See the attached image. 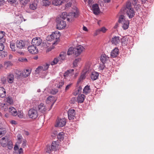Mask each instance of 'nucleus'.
Returning <instances> with one entry per match:
<instances>
[{"label": "nucleus", "mask_w": 154, "mask_h": 154, "mask_svg": "<svg viewBox=\"0 0 154 154\" xmlns=\"http://www.w3.org/2000/svg\"><path fill=\"white\" fill-rule=\"evenodd\" d=\"M79 14V11L78 9L75 6L73 8V11L69 13L68 15L66 12H63L62 13L60 17L57 18H60L63 20L66 18L68 21L70 22L72 21L74 18L78 17Z\"/></svg>", "instance_id": "f257e3e1"}, {"label": "nucleus", "mask_w": 154, "mask_h": 154, "mask_svg": "<svg viewBox=\"0 0 154 154\" xmlns=\"http://www.w3.org/2000/svg\"><path fill=\"white\" fill-rule=\"evenodd\" d=\"M124 13H125L129 19L134 17L135 15V12L134 9L132 7L131 2L129 1L126 3V5L122 8Z\"/></svg>", "instance_id": "f03ea898"}, {"label": "nucleus", "mask_w": 154, "mask_h": 154, "mask_svg": "<svg viewBox=\"0 0 154 154\" xmlns=\"http://www.w3.org/2000/svg\"><path fill=\"white\" fill-rule=\"evenodd\" d=\"M57 28L59 30L62 29L66 26V22L60 18H56Z\"/></svg>", "instance_id": "7ed1b4c3"}, {"label": "nucleus", "mask_w": 154, "mask_h": 154, "mask_svg": "<svg viewBox=\"0 0 154 154\" xmlns=\"http://www.w3.org/2000/svg\"><path fill=\"white\" fill-rule=\"evenodd\" d=\"M28 115L30 118L32 119H35L38 116L37 110L34 109H31L29 110Z\"/></svg>", "instance_id": "20e7f679"}, {"label": "nucleus", "mask_w": 154, "mask_h": 154, "mask_svg": "<svg viewBox=\"0 0 154 154\" xmlns=\"http://www.w3.org/2000/svg\"><path fill=\"white\" fill-rule=\"evenodd\" d=\"M94 14L95 15H97L100 12V10L98 5L97 4H93L91 9Z\"/></svg>", "instance_id": "39448f33"}, {"label": "nucleus", "mask_w": 154, "mask_h": 154, "mask_svg": "<svg viewBox=\"0 0 154 154\" xmlns=\"http://www.w3.org/2000/svg\"><path fill=\"white\" fill-rule=\"evenodd\" d=\"M50 64H49L46 63L42 66H39L35 69V72L38 73L40 72H42L43 71H46L48 68Z\"/></svg>", "instance_id": "423d86ee"}, {"label": "nucleus", "mask_w": 154, "mask_h": 154, "mask_svg": "<svg viewBox=\"0 0 154 154\" xmlns=\"http://www.w3.org/2000/svg\"><path fill=\"white\" fill-rule=\"evenodd\" d=\"M67 112L69 119L70 120H73L75 118V110L74 109H70Z\"/></svg>", "instance_id": "0eeeda50"}, {"label": "nucleus", "mask_w": 154, "mask_h": 154, "mask_svg": "<svg viewBox=\"0 0 154 154\" xmlns=\"http://www.w3.org/2000/svg\"><path fill=\"white\" fill-rule=\"evenodd\" d=\"M66 123V120L65 118H63L62 119H58L57 124L55 125L56 127H62L65 125Z\"/></svg>", "instance_id": "6e6552de"}, {"label": "nucleus", "mask_w": 154, "mask_h": 154, "mask_svg": "<svg viewBox=\"0 0 154 154\" xmlns=\"http://www.w3.org/2000/svg\"><path fill=\"white\" fill-rule=\"evenodd\" d=\"M31 71L29 69L24 70L22 72L20 73V74L17 76V79H20L22 76L25 78L28 77L30 74Z\"/></svg>", "instance_id": "1a4fd4ad"}, {"label": "nucleus", "mask_w": 154, "mask_h": 154, "mask_svg": "<svg viewBox=\"0 0 154 154\" xmlns=\"http://www.w3.org/2000/svg\"><path fill=\"white\" fill-rule=\"evenodd\" d=\"M28 50L30 53L32 54H37L38 52V49L36 46L32 45L28 46Z\"/></svg>", "instance_id": "9d476101"}, {"label": "nucleus", "mask_w": 154, "mask_h": 154, "mask_svg": "<svg viewBox=\"0 0 154 154\" xmlns=\"http://www.w3.org/2000/svg\"><path fill=\"white\" fill-rule=\"evenodd\" d=\"M42 43V40L41 38L36 37L33 38L32 41V44L35 46L40 45Z\"/></svg>", "instance_id": "9b49d317"}, {"label": "nucleus", "mask_w": 154, "mask_h": 154, "mask_svg": "<svg viewBox=\"0 0 154 154\" xmlns=\"http://www.w3.org/2000/svg\"><path fill=\"white\" fill-rule=\"evenodd\" d=\"M84 48L81 45H79L74 49V54L76 56L80 55L84 49Z\"/></svg>", "instance_id": "f8f14e48"}, {"label": "nucleus", "mask_w": 154, "mask_h": 154, "mask_svg": "<svg viewBox=\"0 0 154 154\" xmlns=\"http://www.w3.org/2000/svg\"><path fill=\"white\" fill-rule=\"evenodd\" d=\"M17 48L20 49L24 48L25 46V41L21 40H18L16 42Z\"/></svg>", "instance_id": "ddd939ff"}, {"label": "nucleus", "mask_w": 154, "mask_h": 154, "mask_svg": "<svg viewBox=\"0 0 154 154\" xmlns=\"http://www.w3.org/2000/svg\"><path fill=\"white\" fill-rule=\"evenodd\" d=\"M60 36V32L57 31L52 33L50 36L51 39L56 40L59 38Z\"/></svg>", "instance_id": "4468645a"}, {"label": "nucleus", "mask_w": 154, "mask_h": 154, "mask_svg": "<svg viewBox=\"0 0 154 154\" xmlns=\"http://www.w3.org/2000/svg\"><path fill=\"white\" fill-rule=\"evenodd\" d=\"M121 42L119 36H115L112 39L111 42L113 44L117 45Z\"/></svg>", "instance_id": "2eb2a0df"}, {"label": "nucleus", "mask_w": 154, "mask_h": 154, "mask_svg": "<svg viewBox=\"0 0 154 154\" xmlns=\"http://www.w3.org/2000/svg\"><path fill=\"white\" fill-rule=\"evenodd\" d=\"M109 60V57L106 54H104L101 55L100 57V60L102 63H106L107 61Z\"/></svg>", "instance_id": "dca6fc26"}, {"label": "nucleus", "mask_w": 154, "mask_h": 154, "mask_svg": "<svg viewBox=\"0 0 154 154\" xmlns=\"http://www.w3.org/2000/svg\"><path fill=\"white\" fill-rule=\"evenodd\" d=\"M74 71V69H69L67 70L64 73L63 76L65 79H66L69 76H70L73 75V72Z\"/></svg>", "instance_id": "f3484780"}, {"label": "nucleus", "mask_w": 154, "mask_h": 154, "mask_svg": "<svg viewBox=\"0 0 154 154\" xmlns=\"http://www.w3.org/2000/svg\"><path fill=\"white\" fill-rule=\"evenodd\" d=\"M119 52V49L117 48H115L111 52L110 55L112 58L116 57L118 54Z\"/></svg>", "instance_id": "a211bd4d"}, {"label": "nucleus", "mask_w": 154, "mask_h": 154, "mask_svg": "<svg viewBox=\"0 0 154 154\" xmlns=\"http://www.w3.org/2000/svg\"><path fill=\"white\" fill-rule=\"evenodd\" d=\"M85 96L83 94H79L77 97V100L78 103H82L85 99Z\"/></svg>", "instance_id": "6ab92c4d"}, {"label": "nucleus", "mask_w": 154, "mask_h": 154, "mask_svg": "<svg viewBox=\"0 0 154 154\" xmlns=\"http://www.w3.org/2000/svg\"><path fill=\"white\" fill-rule=\"evenodd\" d=\"M38 108L39 111L42 113H44L47 110L45 106L42 103L39 104L38 106Z\"/></svg>", "instance_id": "aec40b11"}, {"label": "nucleus", "mask_w": 154, "mask_h": 154, "mask_svg": "<svg viewBox=\"0 0 154 154\" xmlns=\"http://www.w3.org/2000/svg\"><path fill=\"white\" fill-rule=\"evenodd\" d=\"M14 79V75L12 74H8L7 75V80L9 83L13 82Z\"/></svg>", "instance_id": "412c9836"}, {"label": "nucleus", "mask_w": 154, "mask_h": 154, "mask_svg": "<svg viewBox=\"0 0 154 154\" xmlns=\"http://www.w3.org/2000/svg\"><path fill=\"white\" fill-rule=\"evenodd\" d=\"M64 83V81L63 80L57 81L55 84V86L56 87L60 88L63 86Z\"/></svg>", "instance_id": "4be33fe9"}, {"label": "nucleus", "mask_w": 154, "mask_h": 154, "mask_svg": "<svg viewBox=\"0 0 154 154\" xmlns=\"http://www.w3.org/2000/svg\"><path fill=\"white\" fill-rule=\"evenodd\" d=\"M99 74L96 72H92L91 74V77L93 80H96L98 77Z\"/></svg>", "instance_id": "5701e85b"}, {"label": "nucleus", "mask_w": 154, "mask_h": 154, "mask_svg": "<svg viewBox=\"0 0 154 154\" xmlns=\"http://www.w3.org/2000/svg\"><path fill=\"white\" fill-rule=\"evenodd\" d=\"M6 95L5 90L3 87H0V97H4Z\"/></svg>", "instance_id": "b1692460"}, {"label": "nucleus", "mask_w": 154, "mask_h": 154, "mask_svg": "<svg viewBox=\"0 0 154 154\" xmlns=\"http://www.w3.org/2000/svg\"><path fill=\"white\" fill-rule=\"evenodd\" d=\"M90 91V86L88 85L85 86L83 90V93L85 95H87L89 94Z\"/></svg>", "instance_id": "393cba45"}, {"label": "nucleus", "mask_w": 154, "mask_h": 154, "mask_svg": "<svg viewBox=\"0 0 154 154\" xmlns=\"http://www.w3.org/2000/svg\"><path fill=\"white\" fill-rule=\"evenodd\" d=\"M66 57V54L65 52H61L58 58L59 59L60 61L61 62L62 60H65Z\"/></svg>", "instance_id": "a878e982"}, {"label": "nucleus", "mask_w": 154, "mask_h": 154, "mask_svg": "<svg viewBox=\"0 0 154 154\" xmlns=\"http://www.w3.org/2000/svg\"><path fill=\"white\" fill-rule=\"evenodd\" d=\"M122 28L124 30H126L127 29L128 27L129 24V21L128 20H126L125 22L122 23Z\"/></svg>", "instance_id": "bb28decb"}, {"label": "nucleus", "mask_w": 154, "mask_h": 154, "mask_svg": "<svg viewBox=\"0 0 154 154\" xmlns=\"http://www.w3.org/2000/svg\"><path fill=\"white\" fill-rule=\"evenodd\" d=\"M77 85L78 87L76 88L75 90L76 95L80 94L82 92V88L81 85Z\"/></svg>", "instance_id": "cd10ccee"}, {"label": "nucleus", "mask_w": 154, "mask_h": 154, "mask_svg": "<svg viewBox=\"0 0 154 154\" xmlns=\"http://www.w3.org/2000/svg\"><path fill=\"white\" fill-rule=\"evenodd\" d=\"M57 138L60 141L63 140L64 139V133L63 132L60 133L57 135Z\"/></svg>", "instance_id": "c85d7f7f"}, {"label": "nucleus", "mask_w": 154, "mask_h": 154, "mask_svg": "<svg viewBox=\"0 0 154 154\" xmlns=\"http://www.w3.org/2000/svg\"><path fill=\"white\" fill-rule=\"evenodd\" d=\"M126 20H125V17L124 16L122 15H121L120 17L118 20V22L120 23H123L125 22Z\"/></svg>", "instance_id": "c756f323"}, {"label": "nucleus", "mask_w": 154, "mask_h": 154, "mask_svg": "<svg viewBox=\"0 0 154 154\" xmlns=\"http://www.w3.org/2000/svg\"><path fill=\"white\" fill-rule=\"evenodd\" d=\"M7 146L8 148L9 149H11L13 148V143L12 142L9 140L8 139H7Z\"/></svg>", "instance_id": "7c9ffc66"}, {"label": "nucleus", "mask_w": 154, "mask_h": 154, "mask_svg": "<svg viewBox=\"0 0 154 154\" xmlns=\"http://www.w3.org/2000/svg\"><path fill=\"white\" fill-rule=\"evenodd\" d=\"M29 7L31 9L35 10L37 8V3L35 2H33L32 4H30Z\"/></svg>", "instance_id": "2f4dec72"}, {"label": "nucleus", "mask_w": 154, "mask_h": 154, "mask_svg": "<svg viewBox=\"0 0 154 154\" xmlns=\"http://www.w3.org/2000/svg\"><path fill=\"white\" fill-rule=\"evenodd\" d=\"M53 5L56 6L60 5L63 3L62 1H52Z\"/></svg>", "instance_id": "473e14b6"}, {"label": "nucleus", "mask_w": 154, "mask_h": 154, "mask_svg": "<svg viewBox=\"0 0 154 154\" xmlns=\"http://www.w3.org/2000/svg\"><path fill=\"white\" fill-rule=\"evenodd\" d=\"M58 142L57 141H54L52 142L51 145L53 149L54 150L56 149L57 147H58Z\"/></svg>", "instance_id": "72a5a7b5"}, {"label": "nucleus", "mask_w": 154, "mask_h": 154, "mask_svg": "<svg viewBox=\"0 0 154 154\" xmlns=\"http://www.w3.org/2000/svg\"><path fill=\"white\" fill-rule=\"evenodd\" d=\"M74 49L72 47H70L67 51V54L68 55L72 54H74Z\"/></svg>", "instance_id": "f704fd0d"}, {"label": "nucleus", "mask_w": 154, "mask_h": 154, "mask_svg": "<svg viewBox=\"0 0 154 154\" xmlns=\"http://www.w3.org/2000/svg\"><path fill=\"white\" fill-rule=\"evenodd\" d=\"M7 102L10 104L13 103V100L12 97L11 96H8L6 98Z\"/></svg>", "instance_id": "c9c22d12"}, {"label": "nucleus", "mask_w": 154, "mask_h": 154, "mask_svg": "<svg viewBox=\"0 0 154 154\" xmlns=\"http://www.w3.org/2000/svg\"><path fill=\"white\" fill-rule=\"evenodd\" d=\"M6 131L5 128H0V137L4 136L6 133Z\"/></svg>", "instance_id": "e433bc0d"}, {"label": "nucleus", "mask_w": 154, "mask_h": 154, "mask_svg": "<svg viewBox=\"0 0 154 154\" xmlns=\"http://www.w3.org/2000/svg\"><path fill=\"white\" fill-rule=\"evenodd\" d=\"M128 42V39L127 38H124L122 40V45H126Z\"/></svg>", "instance_id": "4c0bfd02"}, {"label": "nucleus", "mask_w": 154, "mask_h": 154, "mask_svg": "<svg viewBox=\"0 0 154 154\" xmlns=\"http://www.w3.org/2000/svg\"><path fill=\"white\" fill-rule=\"evenodd\" d=\"M47 152L49 153H51L52 151L54 150V149H53L51 146L49 145H48L47 147Z\"/></svg>", "instance_id": "58836bf2"}, {"label": "nucleus", "mask_w": 154, "mask_h": 154, "mask_svg": "<svg viewBox=\"0 0 154 154\" xmlns=\"http://www.w3.org/2000/svg\"><path fill=\"white\" fill-rule=\"evenodd\" d=\"M80 60L79 58H77L74 61L73 63V66L74 67H76L77 66V64Z\"/></svg>", "instance_id": "ea45409f"}, {"label": "nucleus", "mask_w": 154, "mask_h": 154, "mask_svg": "<svg viewBox=\"0 0 154 154\" xmlns=\"http://www.w3.org/2000/svg\"><path fill=\"white\" fill-rule=\"evenodd\" d=\"M10 46L12 51H15V44L13 42H10Z\"/></svg>", "instance_id": "a19ab883"}, {"label": "nucleus", "mask_w": 154, "mask_h": 154, "mask_svg": "<svg viewBox=\"0 0 154 154\" xmlns=\"http://www.w3.org/2000/svg\"><path fill=\"white\" fill-rule=\"evenodd\" d=\"M12 63L11 61H8L5 62V66L7 68L12 66Z\"/></svg>", "instance_id": "79ce46f5"}, {"label": "nucleus", "mask_w": 154, "mask_h": 154, "mask_svg": "<svg viewBox=\"0 0 154 154\" xmlns=\"http://www.w3.org/2000/svg\"><path fill=\"white\" fill-rule=\"evenodd\" d=\"M60 61L59 59L58 58H55L54 59L53 61L51 63V64L53 66L57 63L59 61Z\"/></svg>", "instance_id": "37998d69"}, {"label": "nucleus", "mask_w": 154, "mask_h": 154, "mask_svg": "<svg viewBox=\"0 0 154 154\" xmlns=\"http://www.w3.org/2000/svg\"><path fill=\"white\" fill-rule=\"evenodd\" d=\"M54 98V97L53 96H50L47 97L46 100V102L47 103H49L50 102L53 100Z\"/></svg>", "instance_id": "c03bdc74"}, {"label": "nucleus", "mask_w": 154, "mask_h": 154, "mask_svg": "<svg viewBox=\"0 0 154 154\" xmlns=\"http://www.w3.org/2000/svg\"><path fill=\"white\" fill-rule=\"evenodd\" d=\"M1 145L4 147H6L7 146V140H2L1 142Z\"/></svg>", "instance_id": "a18cd8bd"}, {"label": "nucleus", "mask_w": 154, "mask_h": 154, "mask_svg": "<svg viewBox=\"0 0 154 154\" xmlns=\"http://www.w3.org/2000/svg\"><path fill=\"white\" fill-rule=\"evenodd\" d=\"M38 73H39L40 75H41V76L42 78H44L45 77V76L46 75L47 71H43L42 72H40Z\"/></svg>", "instance_id": "49530a36"}, {"label": "nucleus", "mask_w": 154, "mask_h": 154, "mask_svg": "<svg viewBox=\"0 0 154 154\" xmlns=\"http://www.w3.org/2000/svg\"><path fill=\"white\" fill-rule=\"evenodd\" d=\"M43 5L45 6H48L51 3V1H42Z\"/></svg>", "instance_id": "de8ad7c7"}, {"label": "nucleus", "mask_w": 154, "mask_h": 154, "mask_svg": "<svg viewBox=\"0 0 154 154\" xmlns=\"http://www.w3.org/2000/svg\"><path fill=\"white\" fill-rule=\"evenodd\" d=\"M17 116L20 118L22 119L23 117V112L21 111H18Z\"/></svg>", "instance_id": "09e8293b"}, {"label": "nucleus", "mask_w": 154, "mask_h": 154, "mask_svg": "<svg viewBox=\"0 0 154 154\" xmlns=\"http://www.w3.org/2000/svg\"><path fill=\"white\" fill-rule=\"evenodd\" d=\"M105 63H101L100 64L99 67V69L100 70H103L105 68V66L104 65Z\"/></svg>", "instance_id": "8fccbe9b"}, {"label": "nucleus", "mask_w": 154, "mask_h": 154, "mask_svg": "<svg viewBox=\"0 0 154 154\" xmlns=\"http://www.w3.org/2000/svg\"><path fill=\"white\" fill-rule=\"evenodd\" d=\"M19 60L20 61L26 62L27 61V59L24 57H20L19 59Z\"/></svg>", "instance_id": "3c124183"}, {"label": "nucleus", "mask_w": 154, "mask_h": 154, "mask_svg": "<svg viewBox=\"0 0 154 154\" xmlns=\"http://www.w3.org/2000/svg\"><path fill=\"white\" fill-rule=\"evenodd\" d=\"M72 4V3L71 2H70L69 3H68L66 5L65 9L68 8L70 7Z\"/></svg>", "instance_id": "603ef678"}, {"label": "nucleus", "mask_w": 154, "mask_h": 154, "mask_svg": "<svg viewBox=\"0 0 154 154\" xmlns=\"http://www.w3.org/2000/svg\"><path fill=\"white\" fill-rule=\"evenodd\" d=\"M13 110L14 111H13L11 113V114L14 116H17V112L16 109H13Z\"/></svg>", "instance_id": "864d4df0"}, {"label": "nucleus", "mask_w": 154, "mask_h": 154, "mask_svg": "<svg viewBox=\"0 0 154 154\" xmlns=\"http://www.w3.org/2000/svg\"><path fill=\"white\" fill-rule=\"evenodd\" d=\"M58 92L57 89H53L51 91V93L52 94H55Z\"/></svg>", "instance_id": "5fc2aeb1"}, {"label": "nucleus", "mask_w": 154, "mask_h": 154, "mask_svg": "<svg viewBox=\"0 0 154 154\" xmlns=\"http://www.w3.org/2000/svg\"><path fill=\"white\" fill-rule=\"evenodd\" d=\"M72 84L70 83L67 85L65 88V91H68L71 87Z\"/></svg>", "instance_id": "6e6d98bb"}, {"label": "nucleus", "mask_w": 154, "mask_h": 154, "mask_svg": "<svg viewBox=\"0 0 154 154\" xmlns=\"http://www.w3.org/2000/svg\"><path fill=\"white\" fill-rule=\"evenodd\" d=\"M5 33L4 31L0 32V40L5 35Z\"/></svg>", "instance_id": "4d7b16f0"}, {"label": "nucleus", "mask_w": 154, "mask_h": 154, "mask_svg": "<svg viewBox=\"0 0 154 154\" xmlns=\"http://www.w3.org/2000/svg\"><path fill=\"white\" fill-rule=\"evenodd\" d=\"M5 46L2 43H0V51H3L4 48Z\"/></svg>", "instance_id": "13d9d810"}, {"label": "nucleus", "mask_w": 154, "mask_h": 154, "mask_svg": "<svg viewBox=\"0 0 154 154\" xmlns=\"http://www.w3.org/2000/svg\"><path fill=\"white\" fill-rule=\"evenodd\" d=\"M2 105H3L2 107V109H4V111H7L8 108L6 107L5 104H2Z\"/></svg>", "instance_id": "bf43d9fd"}, {"label": "nucleus", "mask_w": 154, "mask_h": 154, "mask_svg": "<svg viewBox=\"0 0 154 154\" xmlns=\"http://www.w3.org/2000/svg\"><path fill=\"white\" fill-rule=\"evenodd\" d=\"M100 32L101 31L100 29L97 30L94 33V35L95 36L97 35L100 34Z\"/></svg>", "instance_id": "052dcab7"}, {"label": "nucleus", "mask_w": 154, "mask_h": 154, "mask_svg": "<svg viewBox=\"0 0 154 154\" xmlns=\"http://www.w3.org/2000/svg\"><path fill=\"white\" fill-rule=\"evenodd\" d=\"M100 30L101 32L103 33L105 32L107 30V29L104 27H103L100 28Z\"/></svg>", "instance_id": "680f3d73"}, {"label": "nucleus", "mask_w": 154, "mask_h": 154, "mask_svg": "<svg viewBox=\"0 0 154 154\" xmlns=\"http://www.w3.org/2000/svg\"><path fill=\"white\" fill-rule=\"evenodd\" d=\"M13 109H15L14 107H9L8 109V111L9 112L11 113V114L12 112L14 110H13Z\"/></svg>", "instance_id": "e2e57ef3"}, {"label": "nucleus", "mask_w": 154, "mask_h": 154, "mask_svg": "<svg viewBox=\"0 0 154 154\" xmlns=\"http://www.w3.org/2000/svg\"><path fill=\"white\" fill-rule=\"evenodd\" d=\"M26 140H23L22 144V147H24L26 146Z\"/></svg>", "instance_id": "0e129e2a"}, {"label": "nucleus", "mask_w": 154, "mask_h": 154, "mask_svg": "<svg viewBox=\"0 0 154 154\" xmlns=\"http://www.w3.org/2000/svg\"><path fill=\"white\" fill-rule=\"evenodd\" d=\"M18 152L20 154L23 153V150L22 148H20L18 150Z\"/></svg>", "instance_id": "69168bd1"}, {"label": "nucleus", "mask_w": 154, "mask_h": 154, "mask_svg": "<svg viewBox=\"0 0 154 154\" xmlns=\"http://www.w3.org/2000/svg\"><path fill=\"white\" fill-rule=\"evenodd\" d=\"M14 150L15 151H16L18 150V149H19V147L17 144L15 145L14 147Z\"/></svg>", "instance_id": "338daca9"}, {"label": "nucleus", "mask_w": 154, "mask_h": 154, "mask_svg": "<svg viewBox=\"0 0 154 154\" xmlns=\"http://www.w3.org/2000/svg\"><path fill=\"white\" fill-rule=\"evenodd\" d=\"M83 79H82V78H81L79 77V79L78 80V81L77 83V85H78L79 83Z\"/></svg>", "instance_id": "774afa93"}]
</instances>
